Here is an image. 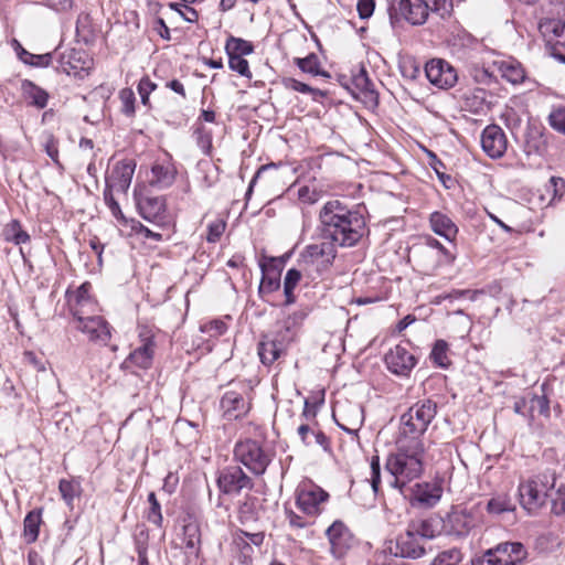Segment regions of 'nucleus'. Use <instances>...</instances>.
I'll list each match as a JSON object with an SVG mask.
<instances>
[{
  "label": "nucleus",
  "mask_w": 565,
  "mask_h": 565,
  "mask_svg": "<svg viewBox=\"0 0 565 565\" xmlns=\"http://www.w3.org/2000/svg\"><path fill=\"white\" fill-rule=\"evenodd\" d=\"M323 238L334 246L352 247L363 236L365 220L358 211L350 210L339 200L328 201L319 213Z\"/></svg>",
  "instance_id": "f257e3e1"
},
{
  "label": "nucleus",
  "mask_w": 565,
  "mask_h": 565,
  "mask_svg": "<svg viewBox=\"0 0 565 565\" xmlns=\"http://www.w3.org/2000/svg\"><path fill=\"white\" fill-rule=\"evenodd\" d=\"M425 444H412L396 439L395 451L387 456L385 468L394 478L392 484L402 489L424 471Z\"/></svg>",
  "instance_id": "f03ea898"
},
{
  "label": "nucleus",
  "mask_w": 565,
  "mask_h": 565,
  "mask_svg": "<svg viewBox=\"0 0 565 565\" xmlns=\"http://www.w3.org/2000/svg\"><path fill=\"white\" fill-rule=\"evenodd\" d=\"M437 414V404L431 399L417 402L401 416L398 440L425 444L424 435Z\"/></svg>",
  "instance_id": "7ed1b4c3"
},
{
  "label": "nucleus",
  "mask_w": 565,
  "mask_h": 565,
  "mask_svg": "<svg viewBox=\"0 0 565 565\" xmlns=\"http://www.w3.org/2000/svg\"><path fill=\"white\" fill-rule=\"evenodd\" d=\"M556 476L554 471L546 470L519 486L520 503L523 509L532 513L542 508L547 498H554Z\"/></svg>",
  "instance_id": "20e7f679"
},
{
  "label": "nucleus",
  "mask_w": 565,
  "mask_h": 565,
  "mask_svg": "<svg viewBox=\"0 0 565 565\" xmlns=\"http://www.w3.org/2000/svg\"><path fill=\"white\" fill-rule=\"evenodd\" d=\"M335 256L337 248L331 242L313 243L300 253L298 266L306 276L315 280L331 267Z\"/></svg>",
  "instance_id": "39448f33"
},
{
  "label": "nucleus",
  "mask_w": 565,
  "mask_h": 565,
  "mask_svg": "<svg viewBox=\"0 0 565 565\" xmlns=\"http://www.w3.org/2000/svg\"><path fill=\"white\" fill-rule=\"evenodd\" d=\"M234 457L256 476L264 475L273 459L271 454L253 439L236 443Z\"/></svg>",
  "instance_id": "423d86ee"
},
{
  "label": "nucleus",
  "mask_w": 565,
  "mask_h": 565,
  "mask_svg": "<svg viewBox=\"0 0 565 565\" xmlns=\"http://www.w3.org/2000/svg\"><path fill=\"white\" fill-rule=\"evenodd\" d=\"M220 406L227 420L245 417L252 406V387L245 383L234 385L223 394Z\"/></svg>",
  "instance_id": "0eeeda50"
},
{
  "label": "nucleus",
  "mask_w": 565,
  "mask_h": 565,
  "mask_svg": "<svg viewBox=\"0 0 565 565\" xmlns=\"http://www.w3.org/2000/svg\"><path fill=\"white\" fill-rule=\"evenodd\" d=\"M295 331L289 320L285 321L284 330L274 335H264L258 343V355L264 365H271L286 354L288 345L294 341Z\"/></svg>",
  "instance_id": "6e6552de"
},
{
  "label": "nucleus",
  "mask_w": 565,
  "mask_h": 565,
  "mask_svg": "<svg viewBox=\"0 0 565 565\" xmlns=\"http://www.w3.org/2000/svg\"><path fill=\"white\" fill-rule=\"evenodd\" d=\"M328 500L329 493L310 481L301 482L296 489V505L307 516L319 515Z\"/></svg>",
  "instance_id": "1a4fd4ad"
},
{
  "label": "nucleus",
  "mask_w": 565,
  "mask_h": 565,
  "mask_svg": "<svg viewBox=\"0 0 565 565\" xmlns=\"http://www.w3.org/2000/svg\"><path fill=\"white\" fill-rule=\"evenodd\" d=\"M526 556L521 543H502L472 561L473 565H516Z\"/></svg>",
  "instance_id": "9d476101"
},
{
  "label": "nucleus",
  "mask_w": 565,
  "mask_h": 565,
  "mask_svg": "<svg viewBox=\"0 0 565 565\" xmlns=\"http://www.w3.org/2000/svg\"><path fill=\"white\" fill-rule=\"evenodd\" d=\"M216 484L224 495H238L243 490H252L253 480L239 466H227L217 473Z\"/></svg>",
  "instance_id": "9b49d317"
},
{
  "label": "nucleus",
  "mask_w": 565,
  "mask_h": 565,
  "mask_svg": "<svg viewBox=\"0 0 565 565\" xmlns=\"http://www.w3.org/2000/svg\"><path fill=\"white\" fill-rule=\"evenodd\" d=\"M90 282H84L75 290H66V303L74 319H82V316L93 315L99 311L97 301L90 294Z\"/></svg>",
  "instance_id": "f8f14e48"
},
{
  "label": "nucleus",
  "mask_w": 565,
  "mask_h": 565,
  "mask_svg": "<svg viewBox=\"0 0 565 565\" xmlns=\"http://www.w3.org/2000/svg\"><path fill=\"white\" fill-rule=\"evenodd\" d=\"M76 329L85 333L90 341L107 344L111 333L108 322L96 313L82 316V319H74Z\"/></svg>",
  "instance_id": "ddd939ff"
},
{
  "label": "nucleus",
  "mask_w": 565,
  "mask_h": 565,
  "mask_svg": "<svg viewBox=\"0 0 565 565\" xmlns=\"http://www.w3.org/2000/svg\"><path fill=\"white\" fill-rule=\"evenodd\" d=\"M140 345L136 348L128 358L125 360L124 365L127 367L132 364L139 369L147 370L152 365L156 343L149 330H143L139 333Z\"/></svg>",
  "instance_id": "4468645a"
},
{
  "label": "nucleus",
  "mask_w": 565,
  "mask_h": 565,
  "mask_svg": "<svg viewBox=\"0 0 565 565\" xmlns=\"http://www.w3.org/2000/svg\"><path fill=\"white\" fill-rule=\"evenodd\" d=\"M428 81L439 88H450L457 82L455 68L443 60H431L425 66Z\"/></svg>",
  "instance_id": "2eb2a0df"
},
{
  "label": "nucleus",
  "mask_w": 565,
  "mask_h": 565,
  "mask_svg": "<svg viewBox=\"0 0 565 565\" xmlns=\"http://www.w3.org/2000/svg\"><path fill=\"white\" fill-rule=\"evenodd\" d=\"M481 147L490 158H501L508 147V140L502 128L498 125L487 126L481 134Z\"/></svg>",
  "instance_id": "dca6fc26"
},
{
  "label": "nucleus",
  "mask_w": 565,
  "mask_h": 565,
  "mask_svg": "<svg viewBox=\"0 0 565 565\" xmlns=\"http://www.w3.org/2000/svg\"><path fill=\"white\" fill-rule=\"evenodd\" d=\"M387 369L399 376H408L416 365L415 356L402 345H396L385 354Z\"/></svg>",
  "instance_id": "f3484780"
},
{
  "label": "nucleus",
  "mask_w": 565,
  "mask_h": 565,
  "mask_svg": "<svg viewBox=\"0 0 565 565\" xmlns=\"http://www.w3.org/2000/svg\"><path fill=\"white\" fill-rule=\"evenodd\" d=\"M423 541L415 535L408 527L405 533L401 534L396 541L397 553L401 557L419 558L426 550Z\"/></svg>",
  "instance_id": "a211bd4d"
},
{
  "label": "nucleus",
  "mask_w": 565,
  "mask_h": 565,
  "mask_svg": "<svg viewBox=\"0 0 565 565\" xmlns=\"http://www.w3.org/2000/svg\"><path fill=\"white\" fill-rule=\"evenodd\" d=\"M398 11L413 25L424 24L429 15L424 0H399Z\"/></svg>",
  "instance_id": "6ab92c4d"
},
{
  "label": "nucleus",
  "mask_w": 565,
  "mask_h": 565,
  "mask_svg": "<svg viewBox=\"0 0 565 565\" xmlns=\"http://www.w3.org/2000/svg\"><path fill=\"white\" fill-rule=\"evenodd\" d=\"M135 172V164L131 162L117 163L107 180L108 186L117 192L126 193L130 186Z\"/></svg>",
  "instance_id": "aec40b11"
},
{
  "label": "nucleus",
  "mask_w": 565,
  "mask_h": 565,
  "mask_svg": "<svg viewBox=\"0 0 565 565\" xmlns=\"http://www.w3.org/2000/svg\"><path fill=\"white\" fill-rule=\"evenodd\" d=\"M429 224L433 232L448 242H454L458 234V227L454 221L443 212H433L429 216Z\"/></svg>",
  "instance_id": "412c9836"
},
{
  "label": "nucleus",
  "mask_w": 565,
  "mask_h": 565,
  "mask_svg": "<svg viewBox=\"0 0 565 565\" xmlns=\"http://www.w3.org/2000/svg\"><path fill=\"white\" fill-rule=\"evenodd\" d=\"M138 209L143 220L159 223L163 218L166 204L162 198H143L139 200Z\"/></svg>",
  "instance_id": "4be33fe9"
},
{
  "label": "nucleus",
  "mask_w": 565,
  "mask_h": 565,
  "mask_svg": "<svg viewBox=\"0 0 565 565\" xmlns=\"http://www.w3.org/2000/svg\"><path fill=\"white\" fill-rule=\"evenodd\" d=\"M200 529L195 523H188L183 526L182 544L189 557L196 558L200 552Z\"/></svg>",
  "instance_id": "5701e85b"
},
{
  "label": "nucleus",
  "mask_w": 565,
  "mask_h": 565,
  "mask_svg": "<svg viewBox=\"0 0 565 565\" xmlns=\"http://www.w3.org/2000/svg\"><path fill=\"white\" fill-rule=\"evenodd\" d=\"M352 85L356 89V95L363 96V98L370 103H376L377 94L373 88V84L370 81L365 68H361L352 78Z\"/></svg>",
  "instance_id": "b1692460"
},
{
  "label": "nucleus",
  "mask_w": 565,
  "mask_h": 565,
  "mask_svg": "<svg viewBox=\"0 0 565 565\" xmlns=\"http://www.w3.org/2000/svg\"><path fill=\"white\" fill-rule=\"evenodd\" d=\"M443 489L436 483L416 484L415 498L426 507L435 505L441 498Z\"/></svg>",
  "instance_id": "393cba45"
},
{
  "label": "nucleus",
  "mask_w": 565,
  "mask_h": 565,
  "mask_svg": "<svg viewBox=\"0 0 565 565\" xmlns=\"http://www.w3.org/2000/svg\"><path fill=\"white\" fill-rule=\"evenodd\" d=\"M498 68L501 76L514 85L522 83L525 78V72L522 65L514 60L499 62Z\"/></svg>",
  "instance_id": "a878e982"
},
{
  "label": "nucleus",
  "mask_w": 565,
  "mask_h": 565,
  "mask_svg": "<svg viewBox=\"0 0 565 565\" xmlns=\"http://www.w3.org/2000/svg\"><path fill=\"white\" fill-rule=\"evenodd\" d=\"M84 64L85 62L82 63V53L72 50L68 55L62 54L60 56L58 65L55 68L71 75L84 70Z\"/></svg>",
  "instance_id": "bb28decb"
},
{
  "label": "nucleus",
  "mask_w": 565,
  "mask_h": 565,
  "mask_svg": "<svg viewBox=\"0 0 565 565\" xmlns=\"http://www.w3.org/2000/svg\"><path fill=\"white\" fill-rule=\"evenodd\" d=\"M294 63L307 74L312 76L329 77V74L321 68L319 57L315 53H310L306 57H296Z\"/></svg>",
  "instance_id": "cd10ccee"
},
{
  "label": "nucleus",
  "mask_w": 565,
  "mask_h": 565,
  "mask_svg": "<svg viewBox=\"0 0 565 565\" xmlns=\"http://www.w3.org/2000/svg\"><path fill=\"white\" fill-rule=\"evenodd\" d=\"M151 182L159 188L170 186L175 179V170L170 164H154L152 167Z\"/></svg>",
  "instance_id": "c85d7f7f"
},
{
  "label": "nucleus",
  "mask_w": 565,
  "mask_h": 565,
  "mask_svg": "<svg viewBox=\"0 0 565 565\" xmlns=\"http://www.w3.org/2000/svg\"><path fill=\"white\" fill-rule=\"evenodd\" d=\"M486 510L489 514L500 515L514 510V504L507 493L493 495L487 503Z\"/></svg>",
  "instance_id": "c756f323"
},
{
  "label": "nucleus",
  "mask_w": 565,
  "mask_h": 565,
  "mask_svg": "<svg viewBox=\"0 0 565 565\" xmlns=\"http://www.w3.org/2000/svg\"><path fill=\"white\" fill-rule=\"evenodd\" d=\"M76 36L85 43H89L94 40L95 30L88 13L82 12L78 14L76 21Z\"/></svg>",
  "instance_id": "7c9ffc66"
},
{
  "label": "nucleus",
  "mask_w": 565,
  "mask_h": 565,
  "mask_svg": "<svg viewBox=\"0 0 565 565\" xmlns=\"http://www.w3.org/2000/svg\"><path fill=\"white\" fill-rule=\"evenodd\" d=\"M60 493L68 507H73V502L82 493L79 481L75 479H62L58 484Z\"/></svg>",
  "instance_id": "2f4dec72"
},
{
  "label": "nucleus",
  "mask_w": 565,
  "mask_h": 565,
  "mask_svg": "<svg viewBox=\"0 0 565 565\" xmlns=\"http://www.w3.org/2000/svg\"><path fill=\"white\" fill-rule=\"evenodd\" d=\"M225 51L232 55H248L254 51V46L250 42L235 36H230L225 44Z\"/></svg>",
  "instance_id": "473e14b6"
},
{
  "label": "nucleus",
  "mask_w": 565,
  "mask_h": 565,
  "mask_svg": "<svg viewBox=\"0 0 565 565\" xmlns=\"http://www.w3.org/2000/svg\"><path fill=\"white\" fill-rule=\"evenodd\" d=\"M449 345L445 340H437L430 352L431 361L439 367L446 369L450 365L448 358Z\"/></svg>",
  "instance_id": "72a5a7b5"
},
{
  "label": "nucleus",
  "mask_w": 565,
  "mask_h": 565,
  "mask_svg": "<svg viewBox=\"0 0 565 565\" xmlns=\"http://www.w3.org/2000/svg\"><path fill=\"white\" fill-rule=\"evenodd\" d=\"M257 502L258 499L256 497H245L244 501L238 508L239 519L243 523L257 520Z\"/></svg>",
  "instance_id": "f704fd0d"
},
{
  "label": "nucleus",
  "mask_w": 565,
  "mask_h": 565,
  "mask_svg": "<svg viewBox=\"0 0 565 565\" xmlns=\"http://www.w3.org/2000/svg\"><path fill=\"white\" fill-rule=\"evenodd\" d=\"M540 30L543 35H553L557 41L565 35V21L558 19H547L540 23Z\"/></svg>",
  "instance_id": "c9c22d12"
},
{
  "label": "nucleus",
  "mask_w": 565,
  "mask_h": 565,
  "mask_svg": "<svg viewBox=\"0 0 565 565\" xmlns=\"http://www.w3.org/2000/svg\"><path fill=\"white\" fill-rule=\"evenodd\" d=\"M42 148L47 154V157L56 164L58 168H62L58 160V140L54 137L51 131H44L42 134Z\"/></svg>",
  "instance_id": "e433bc0d"
},
{
  "label": "nucleus",
  "mask_w": 565,
  "mask_h": 565,
  "mask_svg": "<svg viewBox=\"0 0 565 565\" xmlns=\"http://www.w3.org/2000/svg\"><path fill=\"white\" fill-rule=\"evenodd\" d=\"M451 530L457 535H466L472 526V520L465 512H455L449 518Z\"/></svg>",
  "instance_id": "4c0bfd02"
},
{
  "label": "nucleus",
  "mask_w": 565,
  "mask_h": 565,
  "mask_svg": "<svg viewBox=\"0 0 565 565\" xmlns=\"http://www.w3.org/2000/svg\"><path fill=\"white\" fill-rule=\"evenodd\" d=\"M6 237L15 245H21L30 241V235L22 230L21 224L17 220H12L6 228Z\"/></svg>",
  "instance_id": "58836bf2"
},
{
  "label": "nucleus",
  "mask_w": 565,
  "mask_h": 565,
  "mask_svg": "<svg viewBox=\"0 0 565 565\" xmlns=\"http://www.w3.org/2000/svg\"><path fill=\"white\" fill-rule=\"evenodd\" d=\"M345 530V525L340 521L333 522L327 529L326 534L330 541L333 554H337L338 550L341 547V541Z\"/></svg>",
  "instance_id": "ea45409f"
},
{
  "label": "nucleus",
  "mask_w": 565,
  "mask_h": 565,
  "mask_svg": "<svg viewBox=\"0 0 565 565\" xmlns=\"http://www.w3.org/2000/svg\"><path fill=\"white\" fill-rule=\"evenodd\" d=\"M262 271H263V278L260 282V290H266L268 292H271L279 288L280 280H279V273L278 271H267V265L265 262H260L259 264Z\"/></svg>",
  "instance_id": "a19ab883"
},
{
  "label": "nucleus",
  "mask_w": 565,
  "mask_h": 565,
  "mask_svg": "<svg viewBox=\"0 0 565 565\" xmlns=\"http://www.w3.org/2000/svg\"><path fill=\"white\" fill-rule=\"evenodd\" d=\"M371 500L369 504L371 505L374 501L376 494L379 493L380 484H381V466L379 456H373L371 459Z\"/></svg>",
  "instance_id": "79ce46f5"
},
{
  "label": "nucleus",
  "mask_w": 565,
  "mask_h": 565,
  "mask_svg": "<svg viewBox=\"0 0 565 565\" xmlns=\"http://www.w3.org/2000/svg\"><path fill=\"white\" fill-rule=\"evenodd\" d=\"M408 529L415 533L422 541L433 539L435 536V529L430 521L418 520L409 523Z\"/></svg>",
  "instance_id": "37998d69"
},
{
  "label": "nucleus",
  "mask_w": 565,
  "mask_h": 565,
  "mask_svg": "<svg viewBox=\"0 0 565 565\" xmlns=\"http://www.w3.org/2000/svg\"><path fill=\"white\" fill-rule=\"evenodd\" d=\"M462 554L460 550L454 547L439 553L431 565H461Z\"/></svg>",
  "instance_id": "c03bdc74"
},
{
  "label": "nucleus",
  "mask_w": 565,
  "mask_h": 565,
  "mask_svg": "<svg viewBox=\"0 0 565 565\" xmlns=\"http://www.w3.org/2000/svg\"><path fill=\"white\" fill-rule=\"evenodd\" d=\"M148 502H149V509L146 514L147 520L157 526H161L162 520H163L162 513H161V505H160L159 501L157 500L154 492L149 493Z\"/></svg>",
  "instance_id": "a18cd8bd"
},
{
  "label": "nucleus",
  "mask_w": 565,
  "mask_h": 565,
  "mask_svg": "<svg viewBox=\"0 0 565 565\" xmlns=\"http://www.w3.org/2000/svg\"><path fill=\"white\" fill-rule=\"evenodd\" d=\"M429 12L439 15L441 19L449 17L452 11V0H424Z\"/></svg>",
  "instance_id": "49530a36"
},
{
  "label": "nucleus",
  "mask_w": 565,
  "mask_h": 565,
  "mask_svg": "<svg viewBox=\"0 0 565 565\" xmlns=\"http://www.w3.org/2000/svg\"><path fill=\"white\" fill-rule=\"evenodd\" d=\"M550 411L548 401L545 396H537L529 394V416L534 417V414L547 415Z\"/></svg>",
  "instance_id": "de8ad7c7"
},
{
  "label": "nucleus",
  "mask_w": 565,
  "mask_h": 565,
  "mask_svg": "<svg viewBox=\"0 0 565 565\" xmlns=\"http://www.w3.org/2000/svg\"><path fill=\"white\" fill-rule=\"evenodd\" d=\"M351 411H352L353 417L350 422V426H345L340 423H338V425L341 429L345 430L347 433L356 436L359 429L361 428V426L363 424V409L359 405H353V406H351Z\"/></svg>",
  "instance_id": "09e8293b"
},
{
  "label": "nucleus",
  "mask_w": 565,
  "mask_h": 565,
  "mask_svg": "<svg viewBox=\"0 0 565 565\" xmlns=\"http://www.w3.org/2000/svg\"><path fill=\"white\" fill-rule=\"evenodd\" d=\"M228 55V66L232 71L237 72L239 75L252 78L249 65L247 60L239 55Z\"/></svg>",
  "instance_id": "8fccbe9b"
},
{
  "label": "nucleus",
  "mask_w": 565,
  "mask_h": 565,
  "mask_svg": "<svg viewBox=\"0 0 565 565\" xmlns=\"http://www.w3.org/2000/svg\"><path fill=\"white\" fill-rule=\"evenodd\" d=\"M226 228V222L223 218H216L207 225L206 241L216 243L221 239Z\"/></svg>",
  "instance_id": "3c124183"
},
{
  "label": "nucleus",
  "mask_w": 565,
  "mask_h": 565,
  "mask_svg": "<svg viewBox=\"0 0 565 565\" xmlns=\"http://www.w3.org/2000/svg\"><path fill=\"white\" fill-rule=\"evenodd\" d=\"M545 148H546V142L542 135H540V134L529 135V137L526 139V145H525V151L529 154H531V153L542 154L544 152Z\"/></svg>",
  "instance_id": "603ef678"
},
{
  "label": "nucleus",
  "mask_w": 565,
  "mask_h": 565,
  "mask_svg": "<svg viewBox=\"0 0 565 565\" xmlns=\"http://www.w3.org/2000/svg\"><path fill=\"white\" fill-rule=\"evenodd\" d=\"M551 127L565 135V107H558L551 111L548 116Z\"/></svg>",
  "instance_id": "864d4df0"
},
{
  "label": "nucleus",
  "mask_w": 565,
  "mask_h": 565,
  "mask_svg": "<svg viewBox=\"0 0 565 565\" xmlns=\"http://www.w3.org/2000/svg\"><path fill=\"white\" fill-rule=\"evenodd\" d=\"M10 44L21 62L30 66H35V54L26 51L22 46V44L14 38L10 41Z\"/></svg>",
  "instance_id": "5fc2aeb1"
},
{
  "label": "nucleus",
  "mask_w": 565,
  "mask_h": 565,
  "mask_svg": "<svg viewBox=\"0 0 565 565\" xmlns=\"http://www.w3.org/2000/svg\"><path fill=\"white\" fill-rule=\"evenodd\" d=\"M119 99L122 104L124 114L131 116L135 114V94L130 88H124L119 92Z\"/></svg>",
  "instance_id": "6e6d98bb"
},
{
  "label": "nucleus",
  "mask_w": 565,
  "mask_h": 565,
  "mask_svg": "<svg viewBox=\"0 0 565 565\" xmlns=\"http://www.w3.org/2000/svg\"><path fill=\"white\" fill-rule=\"evenodd\" d=\"M23 535L28 544L35 542V509L30 510L24 519Z\"/></svg>",
  "instance_id": "4d7b16f0"
},
{
  "label": "nucleus",
  "mask_w": 565,
  "mask_h": 565,
  "mask_svg": "<svg viewBox=\"0 0 565 565\" xmlns=\"http://www.w3.org/2000/svg\"><path fill=\"white\" fill-rule=\"evenodd\" d=\"M285 84H286L287 88H290L295 92L302 93V94H311L313 96V98L317 95H319V96L324 95L321 90H319L317 88H312L309 85H307L300 81H297L295 78H288Z\"/></svg>",
  "instance_id": "13d9d810"
},
{
  "label": "nucleus",
  "mask_w": 565,
  "mask_h": 565,
  "mask_svg": "<svg viewBox=\"0 0 565 565\" xmlns=\"http://www.w3.org/2000/svg\"><path fill=\"white\" fill-rule=\"evenodd\" d=\"M20 92L29 106H35V84L32 81L21 79Z\"/></svg>",
  "instance_id": "bf43d9fd"
},
{
  "label": "nucleus",
  "mask_w": 565,
  "mask_h": 565,
  "mask_svg": "<svg viewBox=\"0 0 565 565\" xmlns=\"http://www.w3.org/2000/svg\"><path fill=\"white\" fill-rule=\"evenodd\" d=\"M552 511L559 516L565 518V488L555 491L552 498Z\"/></svg>",
  "instance_id": "052dcab7"
},
{
  "label": "nucleus",
  "mask_w": 565,
  "mask_h": 565,
  "mask_svg": "<svg viewBox=\"0 0 565 565\" xmlns=\"http://www.w3.org/2000/svg\"><path fill=\"white\" fill-rule=\"evenodd\" d=\"M157 85L148 77H142L138 84V93L143 105H148L150 94L156 89Z\"/></svg>",
  "instance_id": "680f3d73"
},
{
  "label": "nucleus",
  "mask_w": 565,
  "mask_h": 565,
  "mask_svg": "<svg viewBox=\"0 0 565 565\" xmlns=\"http://www.w3.org/2000/svg\"><path fill=\"white\" fill-rule=\"evenodd\" d=\"M196 143L202 149L204 153H209L212 147V137L209 131L205 130L204 127H199L195 130Z\"/></svg>",
  "instance_id": "e2e57ef3"
},
{
  "label": "nucleus",
  "mask_w": 565,
  "mask_h": 565,
  "mask_svg": "<svg viewBox=\"0 0 565 565\" xmlns=\"http://www.w3.org/2000/svg\"><path fill=\"white\" fill-rule=\"evenodd\" d=\"M303 270L299 267L298 269L291 268L286 273L284 280V289L289 291L290 289H295L298 282L301 279Z\"/></svg>",
  "instance_id": "0e129e2a"
},
{
  "label": "nucleus",
  "mask_w": 565,
  "mask_h": 565,
  "mask_svg": "<svg viewBox=\"0 0 565 565\" xmlns=\"http://www.w3.org/2000/svg\"><path fill=\"white\" fill-rule=\"evenodd\" d=\"M227 326L221 320H213L202 328V331L207 332L211 337H220L225 333Z\"/></svg>",
  "instance_id": "69168bd1"
},
{
  "label": "nucleus",
  "mask_w": 565,
  "mask_h": 565,
  "mask_svg": "<svg viewBox=\"0 0 565 565\" xmlns=\"http://www.w3.org/2000/svg\"><path fill=\"white\" fill-rule=\"evenodd\" d=\"M285 513L286 519L291 527L303 529L309 524V522L306 521L305 518L298 515L292 510L286 509Z\"/></svg>",
  "instance_id": "338daca9"
},
{
  "label": "nucleus",
  "mask_w": 565,
  "mask_h": 565,
  "mask_svg": "<svg viewBox=\"0 0 565 565\" xmlns=\"http://www.w3.org/2000/svg\"><path fill=\"white\" fill-rule=\"evenodd\" d=\"M298 435L301 439V441L306 445V446H311L313 445V436L316 434V429H313L312 427H310L309 425L307 424H302L298 427Z\"/></svg>",
  "instance_id": "774afa93"
}]
</instances>
